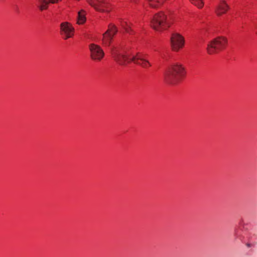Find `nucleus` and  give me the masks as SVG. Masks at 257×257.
<instances>
[{
  "label": "nucleus",
  "instance_id": "2",
  "mask_svg": "<svg viewBox=\"0 0 257 257\" xmlns=\"http://www.w3.org/2000/svg\"><path fill=\"white\" fill-rule=\"evenodd\" d=\"M184 67L179 63L171 65L164 74L165 82L170 84H176L185 76Z\"/></svg>",
  "mask_w": 257,
  "mask_h": 257
},
{
  "label": "nucleus",
  "instance_id": "13",
  "mask_svg": "<svg viewBox=\"0 0 257 257\" xmlns=\"http://www.w3.org/2000/svg\"><path fill=\"white\" fill-rule=\"evenodd\" d=\"M165 0H147L149 5L152 8H157L162 5Z\"/></svg>",
  "mask_w": 257,
  "mask_h": 257
},
{
  "label": "nucleus",
  "instance_id": "4",
  "mask_svg": "<svg viewBox=\"0 0 257 257\" xmlns=\"http://www.w3.org/2000/svg\"><path fill=\"white\" fill-rule=\"evenodd\" d=\"M227 44V40L223 37H217L211 41L207 45V52L212 54L224 49Z\"/></svg>",
  "mask_w": 257,
  "mask_h": 257
},
{
  "label": "nucleus",
  "instance_id": "10",
  "mask_svg": "<svg viewBox=\"0 0 257 257\" xmlns=\"http://www.w3.org/2000/svg\"><path fill=\"white\" fill-rule=\"evenodd\" d=\"M229 8L228 6L226 4L225 1H221L219 5L216 9V13L217 15L220 16L225 14Z\"/></svg>",
  "mask_w": 257,
  "mask_h": 257
},
{
  "label": "nucleus",
  "instance_id": "6",
  "mask_svg": "<svg viewBox=\"0 0 257 257\" xmlns=\"http://www.w3.org/2000/svg\"><path fill=\"white\" fill-rule=\"evenodd\" d=\"M117 29L113 24H109L107 30L103 34L102 43L106 46H109L113 36L116 34Z\"/></svg>",
  "mask_w": 257,
  "mask_h": 257
},
{
  "label": "nucleus",
  "instance_id": "12",
  "mask_svg": "<svg viewBox=\"0 0 257 257\" xmlns=\"http://www.w3.org/2000/svg\"><path fill=\"white\" fill-rule=\"evenodd\" d=\"M86 12L83 10H81L78 13V16H77V24L79 25L83 24L86 20Z\"/></svg>",
  "mask_w": 257,
  "mask_h": 257
},
{
  "label": "nucleus",
  "instance_id": "3",
  "mask_svg": "<svg viewBox=\"0 0 257 257\" xmlns=\"http://www.w3.org/2000/svg\"><path fill=\"white\" fill-rule=\"evenodd\" d=\"M151 26L156 31H162L170 26L167 16L162 12L156 14L151 20Z\"/></svg>",
  "mask_w": 257,
  "mask_h": 257
},
{
  "label": "nucleus",
  "instance_id": "11",
  "mask_svg": "<svg viewBox=\"0 0 257 257\" xmlns=\"http://www.w3.org/2000/svg\"><path fill=\"white\" fill-rule=\"evenodd\" d=\"M59 0H39L38 7L41 11L46 10L48 8L49 3L54 4L57 3Z\"/></svg>",
  "mask_w": 257,
  "mask_h": 257
},
{
  "label": "nucleus",
  "instance_id": "14",
  "mask_svg": "<svg viewBox=\"0 0 257 257\" xmlns=\"http://www.w3.org/2000/svg\"><path fill=\"white\" fill-rule=\"evenodd\" d=\"M191 3L199 8H201L203 6L202 0H190Z\"/></svg>",
  "mask_w": 257,
  "mask_h": 257
},
{
  "label": "nucleus",
  "instance_id": "9",
  "mask_svg": "<svg viewBox=\"0 0 257 257\" xmlns=\"http://www.w3.org/2000/svg\"><path fill=\"white\" fill-rule=\"evenodd\" d=\"M171 47L173 51H178L184 45L183 37L179 34H172L171 38Z\"/></svg>",
  "mask_w": 257,
  "mask_h": 257
},
{
  "label": "nucleus",
  "instance_id": "15",
  "mask_svg": "<svg viewBox=\"0 0 257 257\" xmlns=\"http://www.w3.org/2000/svg\"><path fill=\"white\" fill-rule=\"evenodd\" d=\"M121 25L125 29L126 32L130 33V26L126 22L122 21L121 22Z\"/></svg>",
  "mask_w": 257,
  "mask_h": 257
},
{
  "label": "nucleus",
  "instance_id": "1",
  "mask_svg": "<svg viewBox=\"0 0 257 257\" xmlns=\"http://www.w3.org/2000/svg\"><path fill=\"white\" fill-rule=\"evenodd\" d=\"M112 56L119 65H126L127 63L133 62L143 68H147L151 66V63L145 58L143 54L138 53L130 56V54L121 50L119 48L114 47L112 50Z\"/></svg>",
  "mask_w": 257,
  "mask_h": 257
},
{
  "label": "nucleus",
  "instance_id": "7",
  "mask_svg": "<svg viewBox=\"0 0 257 257\" xmlns=\"http://www.w3.org/2000/svg\"><path fill=\"white\" fill-rule=\"evenodd\" d=\"M74 29L68 22H63L60 24V35L64 40L71 38L74 35Z\"/></svg>",
  "mask_w": 257,
  "mask_h": 257
},
{
  "label": "nucleus",
  "instance_id": "8",
  "mask_svg": "<svg viewBox=\"0 0 257 257\" xmlns=\"http://www.w3.org/2000/svg\"><path fill=\"white\" fill-rule=\"evenodd\" d=\"M88 3L95 10L101 12H109V4L103 0H87Z\"/></svg>",
  "mask_w": 257,
  "mask_h": 257
},
{
  "label": "nucleus",
  "instance_id": "16",
  "mask_svg": "<svg viewBox=\"0 0 257 257\" xmlns=\"http://www.w3.org/2000/svg\"><path fill=\"white\" fill-rule=\"evenodd\" d=\"M246 246L248 247H250L251 246V244L250 243H247L246 244Z\"/></svg>",
  "mask_w": 257,
  "mask_h": 257
},
{
  "label": "nucleus",
  "instance_id": "5",
  "mask_svg": "<svg viewBox=\"0 0 257 257\" xmlns=\"http://www.w3.org/2000/svg\"><path fill=\"white\" fill-rule=\"evenodd\" d=\"M91 58L95 61H100L104 56V52L101 47L95 44L89 45Z\"/></svg>",
  "mask_w": 257,
  "mask_h": 257
}]
</instances>
